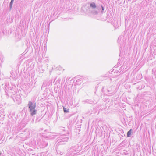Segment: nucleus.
I'll use <instances>...</instances> for the list:
<instances>
[{
  "instance_id": "f257e3e1",
  "label": "nucleus",
  "mask_w": 156,
  "mask_h": 156,
  "mask_svg": "<svg viewBox=\"0 0 156 156\" xmlns=\"http://www.w3.org/2000/svg\"><path fill=\"white\" fill-rule=\"evenodd\" d=\"M28 105L30 111H33V109H35L36 107L35 103H32L31 102H29Z\"/></svg>"
},
{
  "instance_id": "f03ea898",
  "label": "nucleus",
  "mask_w": 156,
  "mask_h": 156,
  "mask_svg": "<svg viewBox=\"0 0 156 156\" xmlns=\"http://www.w3.org/2000/svg\"><path fill=\"white\" fill-rule=\"evenodd\" d=\"M30 111L31 112V115H33L36 114L37 111L36 110L34 109L33 111Z\"/></svg>"
},
{
  "instance_id": "7ed1b4c3",
  "label": "nucleus",
  "mask_w": 156,
  "mask_h": 156,
  "mask_svg": "<svg viewBox=\"0 0 156 156\" xmlns=\"http://www.w3.org/2000/svg\"><path fill=\"white\" fill-rule=\"evenodd\" d=\"M132 132V129H131L129 131L127 132V136L128 137H129L130 135L131 134Z\"/></svg>"
},
{
  "instance_id": "20e7f679",
  "label": "nucleus",
  "mask_w": 156,
  "mask_h": 156,
  "mask_svg": "<svg viewBox=\"0 0 156 156\" xmlns=\"http://www.w3.org/2000/svg\"><path fill=\"white\" fill-rule=\"evenodd\" d=\"M90 6L93 8H95L96 7L95 4L94 3H91L90 4Z\"/></svg>"
},
{
  "instance_id": "39448f33",
  "label": "nucleus",
  "mask_w": 156,
  "mask_h": 156,
  "mask_svg": "<svg viewBox=\"0 0 156 156\" xmlns=\"http://www.w3.org/2000/svg\"><path fill=\"white\" fill-rule=\"evenodd\" d=\"M64 111L65 112H68V111L66 109V108H64Z\"/></svg>"
},
{
  "instance_id": "423d86ee",
  "label": "nucleus",
  "mask_w": 156,
  "mask_h": 156,
  "mask_svg": "<svg viewBox=\"0 0 156 156\" xmlns=\"http://www.w3.org/2000/svg\"><path fill=\"white\" fill-rule=\"evenodd\" d=\"M13 0H12L10 2V4L11 5H12L13 3Z\"/></svg>"
},
{
  "instance_id": "0eeeda50",
  "label": "nucleus",
  "mask_w": 156,
  "mask_h": 156,
  "mask_svg": "<svg viewBox=\"0 0 156 156\" xmlns=\"http://www.w3.org/2000/svg\"><path fill=\"white\" fill-rule=\"evenodd\" d=\"M102 10H104V8H102Z\"/></svg>"
}]
</instances>
